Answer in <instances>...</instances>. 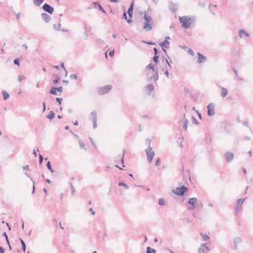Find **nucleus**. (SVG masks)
Masks as SVG:
<instances>
[{"mask_svg":"<svg viewBox=\"0 0 253 253\" xmlns=\"http://www.w3.org/2000/svg\"><path fill=\"white\" fill-rule=\"evenodd\" d=\"M153 50L154 51L155 55H157V54H158V49H157V48L154 47Z\"/></svg>","mask_w":253,"mask_h":253,"instance_id":"62","label":"nucleus"},{"mask_svg":"<svg viewBox=\"0 0 253 253\" xmlns=\"http://www.w3.org/2000/svg\"><path fill=\"white\" fill-rule=\"evenodd\" d=\"M89 139H90V141L91 142V144L94 146V148H96V145H95L93 140H92V139L91 138H90Z\"/></svg>","mask_w":253,"mask_h":253,"instance_id":"55","label":"nucleus"},{"mask_svg":"<svg viewBox=\"0 0 253 253\" xmlns=\"http://www.w3.org/2000/svg\"><path fill=\"white\" fill-rule=\"evenodd\" d=\"M94 4L97 5L98 6L99 9L100 10H101L103 13H106V11L104 10L102 6L99 3H97V2H94Z\"/></svg>","mask_w":253,"mask_h":253,"instance_id":"31","label":"nucleus"},{"mask_svg":"<svg viewBox=\"0 0 253 253\" xmlns=\"http://www.w3.org/2000/svg\"><path fill=\"white\" fill-rule=\"evenodd\" d=\"M3 235L5 237V239L7 243L9 245V247L10 250H11V246L10 245L9 242L8 238V236H7L6 232L3 233Z\"/></svg>","mask_w":253,"mask_h":253,"instance_id":"32","label":"nucleus"},{"mask_svg":"<svg viewBox=\"0 0 253 253\" xmlns=\"http://www.w3.org/2000/svg\"><path fill=\"white\" fill-rule=\"evenodd\" d=\"M208 115L209 116H212L215 114V111L214 109V105L212 103H210L208 106Z\"/></svg>","mask_w":253,"mask_h":253,"instance_id":"9","label":"nucleus"},{"mask_svg":"<svg viewBox=\"0 0 253 253\" xmlns=\"http://www.w3.org/2000/svg\"><path fill=\"white\" fill-rule=\"evenodd\" d=\"M153 72L154 73V74L150 77V80L156 81L158 80L159 78L158 70H156L155 72Z\"/></svg>","mask_w":253,"mask_h":253,"instance_id":"17","label":"nucleus"},{"mask_svg":"<svg viewBox=\"0 0 253 253\" xmlns=\"http://www.w3.org/2000/svg\"><path fill=\"white\" fill-rule=\"evenodd\" d=\"M197 55L198 57L197 58V61L199 64L202 63L206 60V57L203 55L201 54L200 53L198 52Z\"/></svg>","mask_w":253,"mask_h":253,"instance_id":"13","label":"nucleus"},{"mask_svg":"<svg viewBox=\"0 0 253 253\" xmlns=\"http://www.w3.org/2000/svg\"><path fill=\"white\" fill-rule=\"evenodd\" d=\"M42 106H43L42 111L44 112V111H45V110L46 109V105H45V102H43Z\"/></svg>","mask_w":253,"mask_h":253,"instance_id":"57","label":"nucleus"},{"mask_svg":"<svg viewBox=\"0 0 253 253\" xmlns=\"http://www.w3.org/2000/svg\"><path fill=\"white\" fill-rule=\"evenodd\" d=\"M54 116H55V114L53 113V112L52 111H50L49 112V114L46 116V117L47 118H48L49 119L51 120L54 118Z\"/></svg>","mask_w":253,"mask_h":253,"instance_id":"26","label":"nucleus"},{"mask_svg":"<svg viewBox=\"0 0 253 253\" xmlns=\"http://www.w3.org/2000/svg\"><path fill=\"white\" fill-rule=\"evenodd\" d=\"M198 4H199L200 6H201V7H204V6H205V4H204V3H202V2H199V3H198Z\"/></svg>","mask_w":253,"mask_h":253,"instance_id":"64","label":"nucleus"},{"mask_svg":"<svg viewBox=\"0 0 253 253\" xmlns=\"http://www.w3.org/2000/svg\"><path fill=\"white\" fill-rule=\"evenodd\" d=\"M57 90H56V87H52L50 90V93H51V94H53V95H57Z\"/></svg>","mask_w":253,"mask_h":253,"instance_id":"28","label":"nucleus"},{"mask_svg":"<svg viewBox=\"0 0 253 253\" xmlns=\"http://www.w3.org/2000/svg\"><path fill=\"white\" fill-rule=\"evenodd\" d=\"M26 79V77L24 76H20L19 75L18 77V81L19 82H21L23 80H24Z\"/></svg>","mask_w":253,"mask_h":253,"instance_id":"37","label":"nucleus"},{"mask_svg":"<svg viewBox=\"0 0 253 253\" xmlns=\"http://www.w3.org/2000/svg\"><path fill=\"white\" fill-rule=\"evenodd\" d=\"M146 142L147 144H148V146H150L151 141H150V139L149 138L146 139Z\"/></svg>","mask_w":253,"mask_h":253,"instance_id":"52","label":"nucleus"},{"mask_svg":"<svg viewBox=\"0 0 253 253\" xmlns=\"http://www.w3.org/2000/svg\"><path fill=\"white\" fill-rule=\"evenodd\" d=\"M191 121L193 124H194L195 125L198 124V122L197 120L196 119V118L194 117H191Z\"/></svg>","mask_w":253,"mask_h":253,"instance_id":"38","label":"nucleus"},{"mask_svg":"<svg viewBox=\"0 0 253 253\" xmlns=\"http://www.w3.org/2000/svg\"><path fill=\"white\" fill-rule=\"evenodd\" d=\"M154 87L151 84H147L146 86V89L149 91H152L154 90Z\"/></svg>","mask_w":253,"mask_h":253,"instance_id":"25","label":"nucleus"},{"mask_svg":"<svg viewBox=\"0 0 253 253\" xmlns=\"http://www.w3.org/2000/svg\"><path fill=\"white\" fill-rule=\"evenodd\" d=\"M146 69H151L152 70V72H155V71H156L153 65H152V63H150L149 64H148L146 67Z\"/></svg>","mask_w":253,"mask_h":253,"instance_id":"29","label":"nucleus"},{"mask_svg":"<svg viewBox=\"0 0 253 253\" xmlns=\"http://www.w3.org/2000/svg\"><path fill=\"white\" fill-rule=\"evenodd\" d=\"M43 1L44 0H33V3L37 6H39L42 3Z\"/></svg>","mask_w":253,"mask_h":253,"instance_id":"23","label":"nucleus"},{"mask_svg":"<svg viewBox=\"0 0 253 253\" xmlns=\"http://www.w3.org/2000/svg\"><path fill=\"white\" fill-rule=\"evenodd\" d=\"M146 253H156L155 249H152L149 247H147Z\"/></svg>","mask_w":253,"mask_h":253,"instance_id":"27","label":"nucleus"},{"mask_svg":"<svg viewBox=\"0 0 253 253\" xmlns=\"http://www.w3.org/2000/svg\"><path fill=\"white\" fill-rule=\"evenodd\" d=\"M224 157L227 162L229 163L233 160L234 158V154L231 152H227L225 153Z\"/></svg>","mask_w":253,"mask_h":253,"instance_id":"12","label":"nucleus"},{"mask_svg":"<svg viewBox=\"0 0 253 253\" xmlns=\"http://www.w3.org/2000/svg\"><path fill=\"white\" fill-rule=\"evenodd\" d=\"M159 45L162 47H165L166 48L169 47V42L167 40H165L164 42L160 43Z\"/></svg>","mask_w":253,"mask_h":253,"instance_id":"18","label":"nucleus"},{"mask_svg":"<svg viewBox=\"0 0 253 253\" xmlns=\"http://www.w3.org/2000/svg\"><path fill=\"white\" fill-rule=\"evenodd\" d=\"M60 66H61V67L62 68H63L64 69V70L66 71V76H67V71H66V69H65V67H64V63H62L61 64Z\"/></svg>","mask_w":253,"mask_h":253,"instance_id":"53","label":"nucleus"},{"mask_svg":"<svg viewBox=\"0 0 253 253\" xmlns=\"http://www.w3.org/2000/svg\"><path fill=\"white\" fill-rule=\"evenodd\" d=\"M158 59H159V56L157 55H155L153 57L154 61L157 63L159 61Z\"/></svg>","mask_w":253,"mask_h":253,"instance_id":"40","label":"nucleus"},{"mask_svg":"<svg viewBox=\"0 0 253 253\" xmlns=\"http://www.w3.org/2000/svg\"><path fill=\"white\" fill-rule=\"evenodd\" d=\"M119 185L123 186L126 189H128L129 188L128 186L123 182H120L119 183Z\"/></svg>","mask_w":253,"mask_h":253,"instance_id":"33","label":"nucleus"},{"mask_svg":"<svg viewBox=\"0 0 253 253\" xmlns=\"http://www.w3.org/2000/svg\"><path fill=\"white\" fill-rule=\"evenodd\" d=\"M199 253H205V249L204 248H202V247H200L199 249Z\"/></svg>","mask_w":253,"mask_h":253,"instance_id":"44","label":"nucleus"},{"mask_svg":"<svg viewBox=\"0 0 253 253\" xmlns=\"http://www.w3.org/2000/svg\"><path fill=\"white\" fill-rule=\"evenodd\" d=\"M245 199H239L237 201V206L235 208V214H237L242 211V204Z\"/></svg>","mask_w":253,"mask_h":253,"instance_id":"7","label":"nucleus"},{"mask_svg":"<svg viewBox=\"0 0 253 253\" xmlns=\"http://www.w3.org/2000/svg\"><path fill=\"white\" fill-rule=\"evenodd\" d=\"M169 9L171 11L175 12L178 9V5L171 2L169 4Z\"/></svg>","mask_w":253,"mask_h":253,"instance_id":"15","label":"nucleus"},{"mask_svg":"<svg viewBox=\"0 0 253 253\" xmlns=\"http://www.w3.org/2000/svg\"><path fill=\"white\" fill-rule=\"evenodd\" d=\"M144 19L145 21L144 23L143 28L146 31H149L152 28V25L153 24V19L151 16L147 14L146 12H144Z\"/></svg>","mask_w":253,"mask_h":253,"instance_id":"1","label":"nucleus"},{"mask_svg":"<svg viewBox=\"0 0 253 253\" xmlns=\"http://www.w3.org/2000/svg\"><path fill=\"white\" fill-rule=\"evenodd\" d=\"M43 158L41 154H39V163L41 164L43 161Z\"/></svg>","mask_w":253,"mask_h":253,"instance_id":"42","label":"nucleus"},{"mask_svg":"<svg viewBox=\"0 0 253 253\" xmlns=\"http://www.w3.org/2000/svg\"><path fill=\"white\" fill-rule=\"evenodd\" d=\"M243 242L242 239L240 237H236L233 239V248L235 250H237L238 249V245L239 244H241Z\"/></svg>","mask_w":253,"mask_h":253,"instance_id":"8","label":"nucleus"},{"mask_svg":"<svg viewBox=\"0 0 253 253\" xmlns=\"http://www.w3.org/2000/svg\"><path fill=\"white\" fill-rule=\"evenodd\" d=\"M187 188L184 186H182L180 187H177L175 189L172 190L173 192L176 195L181 196H183L184 193L187 191Z\"/></svg>","mask_w":253,"mask_h":253,"instance_id":"4","label":"nucleus"},{"mask_svg":"<svg viewBox=\"0 0 253 253\" xmlns=\"http://www.w3.org/2000/svg\"><path fill=\"white\" fill-rule=\"evenodd\" d=\"M228 93V90L224 87H221V96L222 98L225 97Z\"/></svg>","mask_w":253,"mask_h":253,"instance_id":"21","label":"nucleus"},{"mask_svg":"<svg viewBox=\"0 0 253 253\" xmlns=\"http://www.w3.org/2000/svg\"><path fill=\"white\" fill-rule=\"evenodd\" d=\"M145 152L147 156V160L149 163H151L155 155V152L152 151V148L149 146L148 148L145 150Z\"/></svg>","mask_w":253,"mask_h":253,"instance_id":"5","label":"nucleus"},{"mask_svg":"<svg viewBox=\"0 0 253 253\" xmlns=\"http://www.w3.org/2000/svg\"><path fill=\"white\" fill-rule=\"evenodd\" d=\"M20 61L19 58H16L14 60V63L15 65H19Z\"/></svg>","mask_w":253,"mask_h":253,"instance_id":"41","label":"nucleus"},{"mask_svg":"<svg viewBox=\"0 0 253 253\" xmlns=\"http://www.w3.org/2000/svg\"><path fill=\"white\" fill-rule=\"evenodd\" d=\"M114 51H110L109 52V55L110 56H112L113 55H114Z\"/></svg>","mask_w":253,"mask_h":253,"instance_id":"63","label":"nucleus"},{"mask_svg":"<svg viewBox=\"0 0 253 253\" xmlns=\"http://www.w3.org/2000/svg\"><path fill=\"white\" fill-rule=\"evenodd\" d=\"M183 117L184 119V124H183V128L184 129H185V130H186L187 128V126H188V124L189 123V121L187 120V119H185V114L183 115Z\"/></svg>","mask_w":253,"mask_h":253,"instance_id":"22","label":"nucleus"},{"mask_svg":"<svg viewBox=\"0 0 253 253\" xmlns=\"http://www.w3.org/2000/svg\"><path fill=\"white\" fill-rule=\"evenodd\" d=\"M2 93L3 94V100H7L9 97V94L5 90H3L2 91Z\"/></svg>","mask_w":253,"mask_h":253,"instance_id":"24","label":"nucleus"},{"mask_svg":"<svg viewBox=\"0 0 253 253\" xmlns=\"http://www.w3.org/2000/svg\"><path fill=\"white\" fill-rule=\"evenodd\" d=\"M71 79H77V76L75 74H71L70 76Z\"/></svg>","mask_w":253,"mask_h":253,"instance_id":"43","label":"nucleus"},{"mask_svg":"<svg viewBox=\"0 0 253 253\" xmlns=\"http://www.w3.org/2000/svg\"><path fill=\"white\" fill-rule=\"evenodd\" d=\"M131 18H132L129 17L128 19H127V20H126L128 23H131L132 22Z\"/></svg>","mask_w":253,"mask_h":253,"instance_id":"61","label":"nucleus"},{"mask_svg":"<svg viewBox=\"0 0 253 253\" xmlns=\"http://www.w3.org/2000/svg\"><path fill=\"white\" fill-rule=\"evenodd\" d=\"M197 199L196 198H192L189 199L188 201L189 204L190 205V206L188 207V209L189 210L192 211L194 210L196 208V205L197 204Z\"/></svg>","mask_w":253,"mask_h":253,"instance_id":"6","label":"nucleus"},{"mask_svg":"<svg viewBox=\"0 0 253 253\" xmlns=\"http://www.w3.org/2000/svg\"><path fill=\"white\" fill-rule=\"evenodd\" d=\"M46 167L47 168V169L52 172V173H53L54 172V170L53 169H52L51 168V164H50V163L49 161H48L47 164H46Z\"/></svg>","mask_w":253,"mask_h":253,"instance_id":"30","label":"nucleus"},{"mask_svg":"<svg viewBox=\"0 0 253 253\" xmlns=\"http://www.w3.org/2000/svg\"><path fill=\"white\" fill-rule=\"evenodd\" d=\"M91 117L90 119L92 120V121H97V115L95 111H92L90 113Z\"/></svg>","mask_w":253,"mask_h":253,"instance_id":"20","label":"nucleus"},{"mask_svg":"<svg viewBox=\"0 0 253 253\" xmlns=\"http://www.w3.org/2000/svg\"><path fill=\"white\" fill-rule=\"evenodd\" d=\"M188 53H189L190 54H191V55H192V56H193V55H194V53L193 51L192 50V49H189L188 50Z\"/></svg>","mask_w":253,"mask_h":253,"instance_id":"51","label":"nucleus"},{"mask_svg":"<svg viewBox=\"0 0 253 253\" xmlns=\"http://www.w3.org/2000/svg\"><path fill=\"white\" fill-rule=\"evenodd\" d=\"M42 18L45 21V22L47 23L50 20V16L45 13H42L41 14Z\"/></svg>","mask_w":253,"mask_h":253,"instance_id":"14","label":"nucleus"},{"mask_svg":"<svg viewBox=\"0 0 253 253\" xmlns=\"http://www.w3.org/2000/svg\"><path fill=\"white\" fill-rule=\"evenodd\" d=\"M62 100V99L61 98H56V101L59 103V104H61V101Z\"/></svg>","mask_w":253,"mask_h":253,"instance_id":"46","label":"nucleus"},{"mask_svg":"<svg viewBox=\"0 0 253 253\" xmlns=\"http://www.w3.org/2000/svg\"><path fill=\"white\" fill-rule=\"evenodd\" d=\"M142 42H145L148 44H155V43H153L152 42H145L144 41H143Z\"/></svg>","mask_w":253,"mask_h":253,"instance_id":"58","label":"nucleus"},{"mask_svg":"<svg viewBox=\"0 0 253 253\" xmlns=\"http://www.w3.org/2000/svg\"><path fill=\"white\" fill-rule=\"evenodd\" d=\"M22 249L23 251L24 252H25L26 250V244H24L22 246Z\"/></svg>","mask_w":253,"mask_h":253,"instance_id":"60","label":"nucleus"},{"mask_svg":"<svg viewBox=\"0 0 253 253\" xmlns=\"http://www.w3.org/2000/svg\"><path fill=\"white\" fill-rule=\"evenodd\" d=\"M79 145H80V147H81V148H84L85 145H84V143L83 142V141H81V140H80V141H79Z\"/></svg>","mask_w":253,"mask_h":253,"instance_id":"45","label":"nucleus"},{"mask_svg":"<svg viewBox=\"0 0 253 253\" xmlns=\"http://www.w3.org/2000/svg\"><path fill=\"white\" fill-rule=\"evenodd\" d=\"M245 35L246 37H249L250 34L248 33L245 30L243 29L240 30L239 31V36L240 38L243 37L242 35Z\"/></svg>","mask_w":253,"mask_h":253,"instance_id":"19","label":"nucleus"},{"mask_svg":"<svg viewBox=\"0 0 253 253\" xmlns=\"http://www.w3.org/2000/svg\"><path fill=\"white\" fill-rule=\"evenodd\" d=\"M133 1L132 2L130 7L128 8L127 10V13L128 14V16L130 18L132 17L133 14Z\"/></svg>","mask_w":253,"mask_h":253,"instance_id":"16","label":"nucleus"},{"mask_svg":"<svg viewBox=\"0 0 253 253\" xmlns=\"http://www.w3.org/2000/svg\"><path fill=\"white\" fill-rule=\"evenodd\" d=\"M125 153V150L123 149V152L122 155H118L116 156L115 158V162L116 163H118L120 161H121L122 164H123L122 167L124 168L125 165H124V155Z\"/></svg>","mask_w":253,"mask_h":253,"instance_id":"10","label":"nucleus"},{"mask_svg":"<svg viewBox=\"0 0 253 253\" xmlns=\"http://www.w3.org/2000/svg\"><path fill=\"white\" fill-rule=\"evenodd\" d=\"M211 7H216V6L215 5H211V4H210V5H209V9H210V10H211V12L212 13V14H214V13L213 12H212V11L211 10Z\"/></svg>","mask_w":253,"mask_h":253,"instance_id":"50","label":"nucleus"},{"mask_svg":"<svg viewBox=\"0 0 253 253\" xmlns=\"http://www.w3.org/2000/svg\"><path fill=\"white\" fill-rule=\"evenodd\" d=\"M56 90L57 91L61 92L63 91V87L62 86L56 87Z\"/></svg>","mask_w":253,"mask_h":253,"instance_id":"48","label":"nucleus"},{"mask_svg":"<svg viewBox=\"0 0 253 253\" xmlns=\"http://www.w3.org/2000/svg\"><path fill=\"white\" fill-rule=\"evenodd\" d=\"M43 10L49 14H52L53 12L54 8L47 3H44L42 5Z\"/></svg>","mask_w":253,"mask_h":253,"instance_id":"11","label":"nucleus"},{"mask_svg":"<svg viewBox=\"0 0 253 253\" xmlns=\"http://www.w3.org/2000/svg\"><path fill=\"white\" fill-rule=\"evenodd\" d=\"M89 211L91 212V214L92 215H94L95 212V211L92 210V209L91 208H90L89 210Z\"/></svg>","mask_w":253,"mask_h":253,"instance_id":"59","label":"nucleus"},{"mask_svg":"<svg viewBox=\"0 0 253 253\" xmlns=\"http://www.w3.org/2000/svg\"><path fill=\"white\" fill-rule=\"evenodd\" d=\"M123 18L127 20V16L126 12H124L123 15Z\"/></svg>","mask_w":253,"mask_h":253,"instance_id":"56","label":"nucleus"},{"mask_svg":"<svg viewBox=\"0 0 253 253\" xmlns=\"http://www.w3.org/2000/svg\"><path fill=\"white\" fill-rule=\"evenodd\" d=\"M242 124L243 126H248V123L247 121H244L242 122Z\"/></svg>","mask_w":253,"mask_h":253,"instance_id":"54","label":"nucleus"},{"mask_svg":"<svg viewBox=\"0 0 253 253\" xmlns=\"http://www.w3.org/2000/svg\"><path fill=\"white\" fill-rule=\"evenodd\" d=\"M93 122V128H95L97 126V121H94Z\"/></svg>","mask_w":253,"mask_h":253,"instance_id":"49","label":"nucleus"},{"mask_svg":"<svg viewBox=\"0 0 253 253\" xmlns=\"http://www.w3.org/2000/svg\"><path fill=\"white\" fill-rule=\"evenodd\" d=\"M160 159L159 158L157 160L155 165L156 166H158L160 165Z\"/></svg>","mask_w":253,"mask_h":253,"instance_id":"47","label":"nucleus"},{"mask_svg":"<svg viewBox=\"0 0 253 253\" xmlns=\"http://www.w3.org/2000/svg\"><path fill=\"white\" fill-rule=\"evenodd\" d=\"M70 186H71V193L72 195L73 196L76 191V190H75V188H74V187L73 186V185L71 183L70 184Z\"/></svg>","mask_w":253,"mask_h":253,"instance_id":"35","label":"nucleus"},{"mask_svg":"<svg viewBox=\"0 0 253 253\" xmlns=\"http://www.w3.org/2000/svg\"><path fill=\"white\" fill-rule=\"evenodd\" d=\"M159 204L160 206H164L165 204V200L163 198H160L159 199Z\"/></svg>","mask_w":253,"mask_h":253,"instance_id":"34","label":"nucleus"},{"mask_svg":"<svg viewBox=\"0 0 253 253\" xmlns=\"http://www.w3.org/2000/svg\"><path fill=\"white\" fill-rule=\"evenodd\" d=\"M179 20L182 24V27L186 29L189 28L192 22L191 18L187 16L179 17Z\"/></svg>","mask_w":253,"mask_h":253,"instance_id":"2","label":"nucleus"},{"mask_svg":"<svg viewBox=\"0 0 253 253\" xmlns=\"http://www.w3.org/2000/svg\"><path fill=\"white\" fill-rule=\"evenodd\" d=\"M112 88V86L110 85H105L104 86L99 87L98 90V93L99 95L105 94L109 92Z\"/></svg>","mask_w":253,"mask_h":253,"instance_id":"3","label":"nucleus"},{"mask_svg":"<svg viewBox=\"0 0 253 253\" xmlns=\"http://www.w3.org/2000/svg\"><path fill=\"white\" fill-rule=\"evenodd\" d=\"M201 235L203 237L204 240H207L209 238V236L207 235L206 234H204L203 233H201Z\"/></svg>","mask_w":253,"mask_h":253,"instance_id":"39","label":"nucleus"},{"mask_svg":"<svg viewBox=\"0 0 253 253\" xmlns=\"http://www.w3.org/2000/svg\"><path fill=\"white\" fill-rule=\"evenodd\" d=\"M60 80V77L58 75L55 76V79L53 80V82L54 84H57Z\"/></svg>","mask_w":253,"mask_h":253,"instance_id":"36","label":"nucleus"}]
</instances>
